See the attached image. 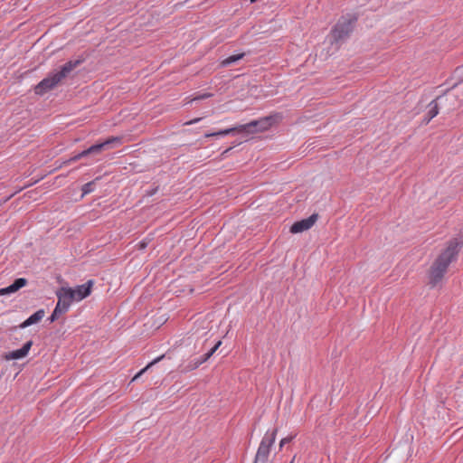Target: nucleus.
<instances>
[{
  "instance_id": "nucleus-1",
  "label": "nucleus",
  "mask_w": 463,
  "mask_h": 463,
  "mask_svg": "<svg viewBox=\"0 0 463 463\" xmlns=\"http://www.w3.org/2000/svg\"><path fill=\"white\" fill-rule=\"evenodd\" d=\"M462 247L463 240L458 238H454L447 242L446 248L433 261L429 271V283L432 288L441 282L449 264L456 260Z\"/></svg>"
},
{
  "instance_id": "nucleus-2",
  "label": "nucleus",
  "mask_w": 463,
  "mask_h": 463,
  "mask_svg": "<svg viewBox=\"0 0 463 463\" xmlns=\"http://www.w3.org/2000/svg\"><path fill=\"white\" fill-rule=\"evenodd\" d=\"M83 62V59H77L66 62L59 71L46 77L35 87V93L43 95L45 92L56 87L64 78H66L75 68Z\"/></svg>"
},
{
  "instance_id": "nucleus-3",
  "label": "nucleus",
  "mask_w": 463,
  "mask_h": 463,
  "mask_svg": "<svg viewBox=\"0 0 463 463\" xmlns=\"http://www.w3.org/2000/svg\"><path fill=\"white\" fill-rule=\"evenodd\" d=\"M269 126V118H264L261 120H254L248 124L240 125L238 127L220 130L217 132L213 133H206L204 135L205 137H218V136H226L233 132H249V133H254L257 131H264L266 130Z\"/></svg>"
},
{
  "instance_id": "nucleus-4",
  "label": "nucleus",
  "mask_w": 463,
  "mask_h": 463,
  "mask_svg": "<svg viewBox=\"0 0 463 463\" xmlns=\"http://www.w3.org/2000/svg\"><path fill=\"white\" fill-rule=\"evenodd\" d=\"M277 431V429H274L273 430L267 431L265 433L258 448L253 463H268V459L270 453V448L273 446L275 442Z\"/></svg>"
},
{
  "instance_id": "nucleus-5",
  "label": "nucleus",
  "mask_w": 463,
  "mask_h": 463,
  "mask_svg": "<svg viewBox=\"0 0 463 463\" xmlns=\"http://www.w3.org/2000/svg\"><path fill=\"white\" fill-rule=\"evenodd\" d=\"M122 138L120 137H112L108 138L106 141L93 145L90 146L88 149L84 150V154L89 155H98L101 153V151L113 147L115 146L120 145Z\"/></svg>"
},
{
  "instance_id": "nucleus-6",
  "label": "nucleus",
  "mask_w": 463,
  "mask_h": 463,
  "mask_svg": "<svg viewBox=\"0 0 463 463\" xmlns=\"http://www.w3.org/2000/svg\"><path fill=\"white\" fill-rule=\"evenodd\" d=\"M58 302L56 307H60L61 311L66 313L71 303L74 301L71 292V288H61L57 292Z\"/></svg>"
},
{
  "instance_id": "nucleus-7",
  "label": "nucleus",
  "mask_w": 463,
  "mask_h": 463,
  "mask_svg": "<svg viewBox=\"0 0 463 463\" xmlns=\"http://www.w3.org/2000/svg\"><path fill=\"white\" fill-rule=\"evenodd\" d=\"M317 214L314 213L307 219L294 222L290 227L291 233H299L309 230L317 222Z\"/></svg>"
},
{
  "instance_id": "nucleus-8",
  "label": "nucleus",
  "mask_w": 463,
  "mask_h": 463,
  "mask_svg": "<svg viewBox=\"0 0 463 463\" xmlns=\"http://www.w3.org/2000/svg\"><path fill=\"white\" fill-rule=\"evenodd\" d=\"M94 284L92 279L88 280L85 284L79 285L75 288H71V292L73 297V300L80 301L87 298L91 293V288Z\"/></svg>"
},
{
  "instance_id": "nucleus-9",
  "label": "nucleus",
  "mask_w": 463,
  "mask_h": 463,
  "mask_svg": "<svg viewBox=\"0 0 463 463\" xmlns=\"http://www.w3.org/2000/svg\"><path fill=\"white\" fill-rule=\"evenodd\" d=\"M221 345L222 341H218L215 345L201 358L192 360L186 366V371H193L199 367L202 364L205 363L216 352Z\"/></svg>"
},
{
  "instance_id": "nucleus-10",
  "label": "nucleus",
  "mask_w": 463,
  "mask_h": 463,
  "mask_svg": "<svg viewBox=\"0 0 463 463\" xmlns=\"http://www.w3.org/2000/svg\"><path fill=\"white\" fill-rule=\"evenodd\" d=\"M221 345L222 341H218L215 345L201 358L192 360L186 366V371H193L199 367L202 364L205 363L216 352Z\"/></svg>"
},
{
  "instance_id": "nucleus-11",
  "label": "nucleus",
  "mask_w": 463,
  "mask_h": 463,
  "mask_svg": "<svg viewBox=\"0 0 463 463\" xmlns=\"http://www.w3.org/2000/svg\"><path fill=\"white\" fill-rule=\"evenodd\" d=\"M356 21L357 16L355 14H346L338 20L334 29H348L354 26Z\"/></svg>"
},
{
  "instance_id": "nucleus-12",
  "label": "nucleus",
  "mask_w": 463,
  "mask_h": 463,
  "mask_svg": "<svg viewBox=\"0 0 463 463\" xmlns=\"http://www.w3.org/2000/svg\"><path fill=\"white\" fill-rule=\"evenodd\" d=\"M33 345V342L32 341H28L26 342L24 346L20 349H17V350H14V351H12L10 352L9 354H7L5 355V358L7 360H17V359H21L24 356L27 355L30 348L32 347Z\"/></svg>"
},
{
  "instance_id": "nucleus-13",
  "label": "nucleus",
  "mask_w": 463,
  "mask_h": 463,
  "mask_svg": "<svg viewBox=\"0 0 463 463\" xmlns=\"http://www.w3.org/2000/svg\"><path fill=\"white\" fill-rule=\"evenodd\" d=\"M44 315H45L44 310L43 309H39L34 314L30 316L25 321H24L20 325V327L21 328H25L27 326H32L33 324L38 323L39 321H41L43 318Z\"/></svg>"
},
{
  "instance_id": "nucleus-14",
  "label": "nucleus",
  "mask_w": 463,
  "mask_h": 463,
  "mask_svg": "<svg viewBox=\"0 0 463 463\" xmlns=\"http://www.w3.org/2000/svg\"><path fill=\"white\" fill-rule=\"evenodd\" d=\"M245 56V53L244 52H241V53H238V54H235V55H232V56H229L228 58L222 60L221 61V66L222 67H227V66H230L233 63H235L236 61L241 60L243 57Z\"/></svg>"
},
{
  "instance_id": "nucleus-15",
  "label": "nucleus",
  "mask_w": 463,
  "mask_h": 463,
  "mask_svg": "<svg viewBox=\"0 0 463 463\" xmlns=\"http://www.w3.org/2000/svg\"><path fill=\"white\" fill-rule=\"evenodd\" d=\"M429 107H430V109L427 112V116H428L427 123H429L430 121V119H432L434 117H436L439 113V107L435 100L431 101L430 103Z\"/></svg>"
},
{
  "instance_id": "nucleus-16",
  "label": "nucleus",
  "mask_w": 463,
  "mask_h": 463,
  "mask_svg": "<svg viewBox=\"0 0 463 463\" xmlns=\"http://www.w3.org/2000/svg\"><path fill=\"white\" fill-rule=\"evenodd\" d=\"M349 31H332V33L329 35V41L332 43L333 41H338L339 39H344L348 37Z\"/></svg>"
},
{
  "instance_id": "nucleus-17",
  "label": "nucleus",
  "mask_w": 463,
  "mask_h": 463,
  "mask_svg": "<svg viewBox=\"0 0 463 463\" xmlns=\"http://www.w3.org/2000/svg\"><path fill=\"white\" fill-rule=\"evenodd\" d=\"M165 357V355H161L155 360H153L151 363H149L145 368H143L140 372H138L131 380V382L136 381L141 374H143L148 368H150L152 365L158 363L160 360H162Z\"/></svg>"
},
{
  "instance_id": "nucleus-18",
  "label": "nucleus",
  "mask_w": 463,
  "mask_h": 463,
  "mask_svg": "<svg viewBox=\"0 0 463 463\" xmlns=\"http://www.w3.org/2000/svg\"><path fill=\"white\" fill-rule=\"evenodd\" d=\"M95 180L85 184L82 186V195L88 194L94 191Z\"/></svg>"
},
{
  "instance_id": "nucleus-19",
  "label": "nucleus",
  "mask_w": 463,
  "mask_h": 463,
  "mask_svg": "<svg viewBox=\"0 0 463 463\" xmlns=\"http://www.w3.org/2000/svg\"><path fill=\"white\" fill-rule=\"evenodd\" d=\"M26 284H27V280L25 279L19 278L14 281L13 286H14V288H15L18 291L20 288L24 287Z\"/></svg>"
},
{
  "instance_id": "nucleus-20",
  "label": "nucleus",
  "mask_w": 463,
  "mask_h": 463,
  "mask_svg": "<svg viewBox=\"0 0 463 463\" xmlns=\"http://www.w3.org/2000/svg\"><path fill=\"white\" fill-rule=\"evenodd\" d=\"M17 290L14 288L13 284L6 288H0V296L8 295L16 292Z\"/></svg>"
},
{
  "instance_id": "nucleus-21",
  "label": "nucleus",
  "mask_w": 463,
  "mask_h": 463,
  "mask_svg": "<svg viewBox=\"0 0 463 463\" xmlns=\"http://www.w3.org/2000/svg\"><path fill=\"white\" fill-rule=\"evenodd\" d=\"M17 290L14 288L13 284L6 288H0V296L8 295L16 292Z\"/></svg>"
},
{
  "instance_id": "nucleus-22",
  "label": "nucleus",
  "mask_w": 463,
  "mask_h": 463,
  "mask_svg": "<svg viewBox=\"0 0 463 463\" xmlns=\"http://www.w3.org/2000/svg\"><path fill=\"white\" fill-rule=\"evenodd\" d=\"M62 314H64V313L61 311L60 307L58 308L55 307L52 314L49 317L50 322H54Z\"/></svg>"
},
{
  "instance_id": "nucleus-23",
  "label": "nucleus",
  "mask_w": 463,
  "mask_h": 463,
  "mask_svg": "<svg viewBox=\"0 0 463 463\" xmlns=\"http://www.w3.org/2000/svg\"><path fill=\"white\" fill-rule=\"evenodd\" d=\"M293 436L283 438L279 442V449H282L285 446V444L290 442L293 439Z\"/></svg>"
},
{
  "instance_id": "nucleus-24",
  "label": "nucleus",
  "mask_w": 463,
  "mask_h": 463,
  "mask_svg": "<svg viewBox=\"0 0 463 463\" xmlns=\"http://www.w3.org/2000/svg\"><path fill=\"white\" fill-rule=\"evenodd\" d=\"M212 96H213L212 93H204L203 95H200V96H197V97L194 98L193 100L204 99L211 98Z\"/></svg>"
},
{
  "instance_id": "nucleus-25",
  "label": "nucleus",
  "mask_w": 463,
  "mask_h": 463,
  "mask_svg": "<svg viewBox=\"0 0 463 463\" xmlns=\"http://www.w3.org/2000/svg\"><path fill=\"white\" fill-rule=\"evenodd\" d=\"M87 156V154H84V150H83L82 152H80V153H79L78 155H76L75 156H73V157L71 158V160H72V161H77V160H79V159H80V158H82V157H84V156Z\"/></svg>"
},
{
  "instance_id": "nucleus-26",
  "label": "nucleus",
  "mask_w": 463,
  "mask_h": 463,
  "mask_svg": "<svg viewBox=\"0 0 463 463\" xmlns=\"http://www.w3.org/2000/svg\"><path fill=\"white\" fill-rule=\"evenodd\" d=\"M200 120H201V118H194L193 120H190V121L186 122L185 124L186 125H192V124L199 122Z\"/></svg>"
},
{
  "instance_id": "nucleus-27",
  "label": "nucleus",
  "mask_w": 463,
  "mask_h": 463,
  "mask_svg": "<svg viewBox=\"0 0 463 463\" xmlns=\"http://www.w3.org/2000/svg\"><path fill=\"white\" fill-rule=\"evenodd\" d=\"M146 246H147V243L145 241L140 242L138 245L140 250H144Z\"/></svg>"
},
{
  "instance_id": "nucleus-28",
  "label": "nucleus",
  "mask_w": 463,
  "mask_h": 463,
  "mask_svg": "<svg viewBox=\"0 0 463 463\" xmlns=\"http://www.w3.org/2000/svg\"><path fill=\"white\" fill-rule=\"evenodd\" d=\"M456 71L457 72L463 71V65L458 67V68H457Z\"/></svg>"
},
{
  "instance_id": "nucleus-29",
  "label": "nucleus",
  "mask_w": 463,
  "mask_h": 463,
  "mask_svg": "<svg viewBox=\"0 0 463 463\" xmlns=\"http://www.w3.org/2000/svg\"><path fill=\"white\" fill-rule=\"evenodd\" d=\"M296 458H297V457H296V456H294V457H293V458L291 459L290 463H295Z\"/></svg>"
},
{
  "instance_id": "nucleus-30",
  "label": "nucleus",
  "mask_w": 463,
  "mask_h": 463,
  "mask_svg": "<svg viewBox=\"0 0 463 463\" xmlns=\"http://www.w3.org/2000/svg\"><path fill=\"white\" fill-rule=\"evenodd\" d=\"M156 190L154 191H151L150 193H148L149 195H153L155 194Z\"/></svg>"
},
{
  "instance_id": "nucleus-31",
  "label": "nucleus",
  "mask_w": 463,
  "mask_h": 463,
  "mask_svg": "<svg viewBox=\"0 0 463 463\" xmlns=\"http://www.w3.org/2000/svg\"><path fill=\"white\" fill-rule=\"evenodd\" d=\"M231 148H228L227 150L224 151V153H228V151H230Z\"/></svg>"
}]
</instances>
